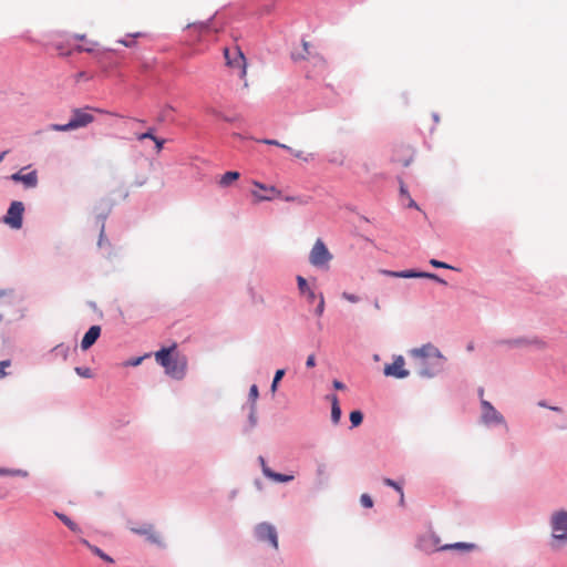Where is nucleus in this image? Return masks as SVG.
I'll use <instances>...</instances> for the list:
<instances>
[{"instance_id": "nucleus-40", "label": "nucleus", "mask_w": 567, "mask_h": 567, "mask_svg": "<svg viewBox=\"0 0 567 567\" xmlns=\"http://www.w3.org/2000/svg\"><path fill=\"white\" fill-rule=\"evenodd\" d=\"M94 45H95V43H92V45H91V47L78 45V47L75 48V51H78V52H89V53H91V52H93V51H94Z\"/></svg>"}, {"instance_id": "nucleus-19", "label": "nucleus", "mask_w": 567, "mask_h": 567, "mask_svg": "<svg viewBox=\"0 0 567 567\" xmlns=\"http://www.w3.org/2000/svg\"><path fill=\"white\" fill-rule=\"evenodd\" d=\"M330 401H331V420L334 424H337L341 417V409L339 405V400H338L337 395L333 394L330 396Z\"/></svg>"}, {"instance_id": "nucleus-36", "label": "nucleus", "mask_w": 567, "mask_h": 567, "mask_svg": "<svg viewBox=\"0 0 567 567\" xmlns=\"http://www.w3.org/2000/svg\"><path fill=\"white\" fill-rule=\"evenodd\" d=\"M259 392L258 386L256 384H252L249 389V399L255 402L258 399Z\"/></svg>"}, {"instance_id": "nucleus-47", "label": "nucleus", "mask_w": 567, "mask_h": 567, "mask_svg": "<svg viewBox=\"0 0 567 567\" xmlns=\"http://www.w3.org/2000/svg\"><path fill=\"white\" fill-rule=\"evenodd\" d=\"M408 206H409V207L419 208V207H417V205H416V203H415L412 198H410V197H409V204H408Z\"/></svg>"}, {"instance_id": "nucleus-49", "label": "nucleus", "mask_w": 567, "mask_h": 567, "mask_svg": "<svg viewBox=\"0 0 567 567\" xmlns=\"http://www.w3.org/2000/svg\"><path fill=\"white\" fill-rule=\"evenodd\" d=\"M400 505L403 506L404 505V493L402 492V494H400Z\"/></svg>"}, {"instance_id": "nucleus-21", "label": "nucleus", "mask_w": 567, "mask_h": 567, "mask_svg": "<svg viewBox=\"0 0 567 567\" xmlns=\"http://www.w3.org/2000/svg\"><path fill=\"white\" fill-rule=\"evenodd\" d=\"M84 545H86L90 550L96 555L97 557H100L101 559H103L104 561L109 563V564H113L114 560L111 556H109L107 554H105L102 549H100L99 547L94 546V545H91L87 540L83 539L82 540Z\"/></svg>"}, {"instance_id": "nucleus-44", "label": "nucleus", "mask_w": 567, "mask_h": 567, "mask_svg": "<svg viewBox=\"0 0 567 567\" xmlns=\"http://www.w3.org/2000/svg\"><path fill=\"white\" fill-rule=\"evenodd\" d=\"M333 388L337 389V390H344L346 385L341 381L334 380L333 381Z\"/></svg>"}, {"instance_id": "nucleus-9", "label": "nucleus", "mask_w": 567, "mask_h": 567, "mask_svg": "<svg viewBox=\"0 0 567 567\" xmlns=\"http://www.w3.org/2000/svg\"><path fill=\"white\" fill-rule=\"evenodd\" d=\"M23 212L24 206L21 202H12L4 216V223L13 229L21 228Z\"/></svg>"}, {"instance_id": "nucleus-35", "label": "nucleus", "mask_w": 567, "mask_h": 567, "mask_svg": "<svg viewBox=\"0 0 567 567\" xmlns=\"http://www.w3.org/2000/svg\"><path fill=\"white\" fill-rule=\"evenodd\" d=\"M153 131H154L153 128H150V130H148L147 132H145V133L137 134V135H136V138H137L138 141H143V140H145V138H151V140H153V141H154V138H155L156 136H154Z\"/></svg>"}, {"instance_id": "nucleus-7", "label": "nucleus", "mask_w": 567, "mask_h": 567, "mask_svg": "<svg viewBox=\"0 0 567 567\" xmlns=\"http://www.w3.org/2000/svg\"><path fill=\"white\" fill-rule=\"evenodd\" d=\"M380 272L384 276L393 277V278H427L435 280L442 285H446V281L442 278H440L437 275L432 272H424V271H415V270H403V271H392L382 269Z\"/></svg>"}, {"instance_id": "nucleus-31", "label": "nucleus", "mask_w": 567, "mask_h": 567, "mask_svg": "<svg viewBox=\"0 0 567 567\" xmlns=\"http://www.w3.org/2000/svg\"><path fill=\"white\" fill-rule=\"evenodd\" d=\"M318 299H319V302H318V306L316 308V315L317 316H322L323 311H324V298H323V295L320 293L318 296Z\"/></svg>"}, {"instance_id": "nucleus-52", "label": "nucleus", "mask_w": 567, "mask_h": 567, "mask_svg": "<svg viewBox=\"0 0 567 567\" xmlns=\"http://www.w3.org/2000/svg\"><path fill=\"white\" fill-rule=\"evenodd\" d=\"M401 194L402 195H408V192H406V189L403 186H401Z\"/></svg>"}, {"instance_id": "nucleus-45", "label": "nucleus", "mask_w": 567, "mask_h": 567, "mask_svg": "<svg viewBox=\"0 0 567 567\" xmlns=\"http://www.w3.org/2000/svg\"><path fill=\"white\" fill-rule=\"evenodd\" d=\"M258 460H259V463L261 465L262 473L265 474V468H269V467L267 466L266 461H265V458L262 456H259Z\"/></svg>"}, {"instance_id": "nucleus-14", "label": "nucleus", "mask_w": 567, "mask_h": 567, "mask_svg": "<svg viewBox=\"0 0 567 567\" xmlns=\"http://www.w3.org/2000/svg\"><path fill=\"white\" fill-rule=\"evenodd\" d=\"M13 182L22 183L27 188H34L38 185V174L32 171L28 174H22V171L11 175Z\"/></svg>"}, {"instance_id": "nucleus-41", "label": "nucleus", "mask_w": 567, "mask_h": 567, "mask_svg": "<svg viewBox=\"0 0 567 567\" xmlns=\"http://www.w3.org/2000/svg\"><path fill=\"white\" fill-rule=\"evenodd\" d=\"M144 360V357H138V358H134V359H131L127 364L128 365H132V367H136V365H140L142 363V361Z\"/></svg>"}, {"instance_id": "nucleus-30", "label": "nucleus", "mask_w": 567, "mask_h": 567, "mask_svg": "<svg viewBox=\"0 0 567 567\" xmlns=\"http://www.w3.org/2000/svg\"><path fill=\"white\" fill-rule=\"evenodd\" d=\"M360 503L363 507H367V508H371L373 506V499L368 494L361 495Z\"/></svg>"}, {"instance_id": "nucleus-24", "label": "nucleus", "mask_w": 567, "mask_h": 567, "mask_svg": "<svg viewBox=\"0 0 567 567\" xmlns=\"http://www.w3.org/2000/svg\"><path fill=\"white\" fill-rule=\"evenodd\" d=\"M474 545L468 543H455L450 545H444L441 547V550H447V549H473Z\"/></svg>"}, {"instance_id": "nucleus-23", "label": "nucleus", "mask_w": 567, "mask_h": 567, "mask_svg": "<svg viewBox=\"0 0 567 567\" xmlns=\"http://www.w3.org/2000/svg\"><path fill=\"white\" fill-rule=\"evenodd\" d=\"M55 515L72 532H80L79 526L70 517H68L66 515L61 514V513H55Z\"/></svg>"}, {"instance_id": "nucleus-51", "label": "nucleus", "mask_w": 567, "mask_h": 567, "mask_svg": "<svg viewBox=\"0 0 567 567\" xmlns=\"http://www.w3.org/2000/svg\"><path fill=\"white\" fill-rule=\"evenodd\" d=\"M308 47H309V43L305 41L303 42V49H305L306 52H308Z\"/></svg>"}, {"instance_id": "nucleus-27", "label": "nucleus", "mask_w": 567, "mask_h": 567, "mask_svg": "<svg viewBox=\"0 0 567 567\" xmlns=\"http://www.w3.org/2000/svg\"><path fill=\"white\" fill-rule=\"evenodd\" d=\"M363 415L360 411H352L350 413V422L352 426H359L362 423Z\"/></svg>"}, {"instance_id": "nucleus-25", "label": "nucleus", "mask_w": 567, "mask_h": 567, "mask_svg": "<svg viewBox=\"0 0 567 567\" xmlns=\"http://www.w3.org/2000/svg\"><path fill=\"white\" fill-rule=\"evenodd\" d=\"M282 199L286 202L297 203L301 206H305L310 202L309 196H284Z\"/></svg>"}, {"instance_id": "nucleus-15", "label": "nucleus", "mask_w": 567, "mask_h": 567, "mask_svg": "<svg viewBox=\"0 0 567 567\" xmlns=\"http://www.w3.org/2000/svg\"><path fill=\"white\" fill-rule=\"evenodd\" d=\"M100 334H101L100 326H92L84 334V337L81 341V348L83 350H87L89 348H91L96 342Z\"/></svg>"}, {"instance_id": "nucleus-4", "label": "nucleus", "mask_w": 567, "mask_h": 567, "mask_svg": "<svg viewBox=\"0 0 567 567\" xmlns=\"http://www.w3.org/2000/svg\"><path fill=\"white\" fill-rule=\"evenodd\" d=\"M331 259L332 255L328 250L327 246L321 239H318L309 255L310 264L315 267H323L327 266Z\"/></svg>"}, {"instance_id": "nucleus-20", "label": "nucleus", "mask_w": 567, "mask_h": 567, "mask_svg": "<svg viewBox=\"0 0 567 567\" xmlns=\"http://www.w3.org/2000/svg\"><path fill=\"white\" fill-rule=\"evenodd\" d=\"M240 177V174L235 171L226 172L219 179V185L221 187H228L233 182L237 181Z\"/></svg>"}, {"instance_id": "nucleus-46", "label": "nucleus", "mask_w": 567, "mask_h": 567, "mask_svg": "<svg viewBox=\"0 0 567 567\" xmlns=\"http://www.w3.org/2000/svg\"><path fill=\"white\" fill-rule=\"evenodd\" d=\"M118 42L125 47H132L134 44L131 40H118Z\"/></svg>"}, {"instance_id": "nucleus-10", "label": "nucleus", "mask_w": 567, "mask_h": 567, "mask_svg": "<svg viewBox=\"0 0 567 567\" xmlns=\"http://www.w3.org/2000/svg\"><path fill=\"white\" fill-rule=\"evenodd\" d=\"M225 58H226L227 64L229 66L237 68L239 70L240 78L246 76V69H247L246 58L239 48H236L233 51V56H231L230 51L228 49H225Z\"/></svg>"}, {"instance_id": "nucleus-13", "label": "nucleus", "mask_w": 567, "mask_h": 567, "mask_svg": "<svg viewBox=\"0 0 567 567\" xmlns=\"http://www.w3.org/2000/svg\"><path fill=\"white\" fill-rule=\"evenodd\" d=\"M482 420L484 423H503V416L495 410V408L485 400H482Z\"/></svg>"}, {"instance_id": "nucleus-32", "label": "nucleus", "mask_w": 567, "mask_h": 567, "mask_svg": "<svg viewBox=\"0 0 567 567\" xmlns=\"http://www.w3.org/2000/svg\"><path fill=\"white\" fill-rule=\"evenodd\" d=\"M383 483L392 488H394L399 494H402V487L396 483L394 482L393 480L391 478H384L383 480Z\"/></svg>"}, {"instance_id": "nucleus-43", "label": "nucleus", "mask_w": 567, "mask_h": 567, "mask_svg": "<svg viewBox=\"0 0 567 567\" xmlns=\"http://www.w3.org/2000/svg\"><path fill=\"white\" fill-rule=\"evenodd\" d=\"M154 142L156 145V151L161 152V150L163 148V145H164V140H159V138L155 137Z\"/></svg>"}, {"instance_id": "nucleus-29", "label": "nucleus", "mask_w": 567, "mask_h": 567, "mask_svg": "<svg viewBox=\"0 0 567 567\" xmlns=\"http://www.w3.org/2000/svg\"><path fill=\"white\" fill-rule=\"evenodd\" d=\"M75 372L82 378H92V371L90 368L76 367Z\"/></svg>"}, {"instance_id": "nucleus-3", "label": "nucleus", "mask_w": 567, "mask_h": 567, "mask_svg": "<svg viewBox=\"0 0 567 567\" xmlns=\"http://www.w3.org/2000/svg\"><path fill=\"white\" fill-rule=\"evenodd\" d=\"M94 121V116L85 109H74L72 116L66 124H51L49 130L58 132H66L85 127Z\"/></svg>"}, {"instance_id": "nucleus-38", "label": "nucleus", "mask_w": 567, "mask_h": 567, "mask_svg": "<svg viewBox=\"0 0 567 567\" xmlns=\"http://www.w3.org/2000/svg\"><path fill=\"white\" fill-rule=\"evenodd\" d=\"M342 298L348 300L349 302L355 303L359 301V297L349 292H343Z\"/></svg>"}, {"instance_id": "nucleus-39", "label": "nucleus", "mask_w": 567, "mask_h": 567, "mask_svg": "<svg viewBox=\"0 0 567 567\" xmlns=\"http://www.w3.org/2000/svg\"><path fill=\"white\" fill-rule=\"evenodd\" d=\"M289 151L293 154L295 157L301 158L306 162L309 161L310 155H305L302 151H292L291 148Z\"/></svg>"}, {"instance_id": "nucleus-2", "label": "nucleus", "mask_w": 567, "mask_h": 567, "mask_svg": "<svg viewBox=\"0 0 567 567\" xmlns=\"http://www.w3.org/2000/svg\"><path fill=\"white\" fill-rule=\"evenodd\" d=\"M175 348L176 346L174 344L171 348H163L155 352V360L158 364L165 368L166 374L176 380H181L186 373L187 359L179 354L172 355Z\"/></svg>"}, {"instance_id": "nucleus-42", "label": "nucleus", "mask_w": 567, "mask_h": 567, "mask_svg": "<svg viewBox=\"0 0 567 567\" xmlns=\"http://www.w3.org/2000/svg\"><path fill=\"white\" fill-rule=\"evenodd\" d=\"M306 365H307V368H313L316 365V357H315V354H310L307 358Z\"/></svg>"}, {"instance_id": "nucleus-34", "label": "nucleus", "mask_w": 567, "mask_h": 567, "mask_svg": "<svg viewBox=\"0 0 567 567\" xmlns=\"http://www.w3.org/2000/svg\"><path fill=\"white\" fill-rule=\"evenodd\" d=\"M11 365L10 360H3L0 362V379L4 378L8 373L6 372V368Z\"/></svg>"}, {"instance_id": "nucleus-1", "label": "nucleus", "mask_w": 567, "mask_h": 567, "mask_svg": "<svg viewBox=\"0 0 567 567\" xmlns=\"http://www.w3.org/2000/svg\"><path fill=\"white\" fill-rule=\"evenodd\" d=\"M409 354L415 360L417 373L422 378H434L444 369L446 358L432 343L411 349Z\"/></svg>"}, {"instance_id": "nucleus-22", "label": "nucleus", "mask_w": 567, "mask_h": 567, "mask_svg": "<svg viewBox=\"0 0 567 567\" xmlns=\"http://www.w3.org/2000/svg\"><path fill=\"white\" fill-rule=\"evenodd\" d=\"M0 476H21V477H27L28 476V472L27 471H23V470H19V468H6V467H0Z\"/></svg>"}, {"instance_id": "nucleus-26", "label": "nucleus", "mask_w": 567, "mask_h": 567, "mask_svg": "<svg viewBox=\"0 0 567 567\" xmlns=\"http://www.w3.org/2000/svg\"><path fill=\"white\" fill-rule=\"evenodd\" d=\"M284 375H285V370L284 369H279V370L276 371L274 380H272V383H271V386H270V390H271L272 393H275L277 391L278 383L284 378Z\"/></svg>"}, {"instance_id": "nucleus-33", "label": "nucleus", "mask_w": 567, "mask_h": 567, "mask_svg": "<svg viewBox=\"0 0 567 567\" xmlns=\"http://www.w3.org/2000/svg\"><path fill=\"white\" fill-rule=\"evenodd\" d=\"M261 143L264 144H267V145H275V146H278V147H281V148H285V150H290L289 146L285 145V144H281L279 143L278 141L276 140H269V138H265V140H261L260 141Z\"/></svg>"}, {"instance_id": "nucleus-28", "label": "nucleus", "mask_w": 567, "mask_h": 567, "mask_svg": "<svg viewBox=\"0 0 567 567\" xmlns=\"http://www.w3.org/2000/svg\"><path fill=\"white\" fill-rule=\"evenodd\" d=\"M55 51L58 52L59 55L61 56H66V55H70L71 54V51L70 50H65L64 45L60 42H55L53 44Z\"/></svg>"}, {"instance_id": "nucleus-37", "label": "nucleus", "mask_w": 567, "mask_h": 567, "mask_svg": "<svg viewBox=\"0 0 567 567\" xmlns=\"http://www.w3.org/2000/svg\"><path fill=\"white\" fill-rule=\"evenodd\" d=\"M430 264L435 267V268H446V269H451L452 267L443 261H440V260H436V259H431L430 260Z\"/></svg>"}, {"instance_id": "nucleus-18", "label": "nucleus", "mask_w": 567, "mask_h": 567, "mask_svg": "<svg viewBox=\"0 0 567 567\" xmlns=\"http://www.w3.org/2000/svg\"><path fill=\"white\" fill-rule=\"evenodd\" d=\"M265 476L275 481V482H279V483H287V482H290L295 478L293 475H286V474H280V473H276L274 472L270 468H265Z\"/></svg>"}, {"instance_id": "nucleus-50", "label": "nucleus", "mask_w": 567, "mask_h": 567, "mask_svg": "<svg viewBox=\"0 0 567 567\" xmlns=\"http://www.w3.org/2000/svg\"><path fill=\"white\" fill-rule=\"evenodd\" d=\"M8 151H3L1 154H0V163L2 162V159L4 158V156L7 155Z\"/></svg>"}, {"instance_id": "nucleus-17", "label": "nucleus", "mask_w": 567, "mask_h": 567, "mask_svg": "<svg viewBox=\"0 0 567 567\" xmlns=\"http://www.w3.org/2000/svg\"><path fill=\"white\" fill-rule=\"evenodd\" d=\"M131 530L135 534L145 536L152 543L158 542V535L155 533L154 527L151 524H144L138 527H132Z\"/></svg>"}, {"instance_id": "nucleus-5", "label": "nucleus", "mask_w": 567, "mask_h": 567, "mask_svg": "<svg viewBox=\"0 0 567 567\" xmlns=\"http://www.w3.org/2000/svg\"><path fill=\"white\" fill-rule=\"evenodd\" d=\"M255 535L259 542H268L274 549L279 548L276 527L269 523H260L255 527Z\"/></svg>"}, {"instance_id": "nucleus-53", "label": "nucleus", "mask_w": 567, "mask_h": 567, "mask_svg": "<svg viewBox=\"0 0 567 567\" xmlns=\"http://www.w3.org/2000/svg\"><path fill=\"white\" fill-rule=\"evenodd\" d=\"M483 393H484V390H483V389H481V390H480V395H481V396H483Z\"/></svg>"}, {"instance_id": "nucleus-11", "label": "nucleus", "mask_w": 567, "mask_h": 567, "mask_svg": "<svg viewBox=\"0 0 567 567\" xmlns=\"http://www.w3.org/2000/svg\"><path fill=\"white\" fill-rule=\"evenodd\" d=\"M405 361L402 355H398L394 358L393 362L391 364H386L384 367V375L386 377H393L396 379H404L409 377L410 372L404 368Z\"/></svg>"}, {"instance_id": "nucleus-16", "label": "nucleus", "mask_w": 567, "mask_h": 567, "mask_svg": "<svg viewBox=\"0 0 567 567\" xmlns=\"http://www.w3.org/2000/svg\"><path fill=\"white\" fill-rule=\"evenodd\" d=\"M297 284L300 293L307 298V301L309 303L315 302L318 296L315 290L309 287L307 280L302 276H297Z\"/></svg>"}, {"instance_id": "nucleus-12", "label": "nucleus", "mask_w": 567, "mask_h": 567, "mask_svg": "<svg viewBox=\"0 0 567 567\" xmlns=\"http://www.w3.org/2000/svg\"><path fill=\"white\" fill-rule=\"evenodd\" d=\"M413 159V150L405 144L396 145L393 148L392 161L403 166H409Z\"/></svg>"}, {"instance_id": "nucleus-6", "label": "nucleus", "mask_w": 567, "mask_h": 567, "mask_svg": "<svg viewBox=\"0 0 567 567\" xmlns=\"http://www.w3.org/2000/svg\"><path fill=\"white\" fill-rule=\"evenodd\" d=\"M553 537L557 540H567V512L559 511L551 515L550 519Z\"/></svg>"}, {"instance_id": "nucleus-8", "label": "nucleus", "mask_w": 567, "mask_h": 567, "mask_svg": "<svg viewBox=\"0 0 567 567\" xmlns=\"http://www.w3.org/2000/svg\"><path fill=\"white\" fill-rule=\"evenodd\" d=\"M254 186L259 188L260 190L264 192V194L257 192V190H251V195L252 197L255 198V202L256 203H259V202H270L275 198H279V197H282L281 195V190L278 189L277 187L275 186H268V185H265L262 183H259L257 181L252 182Z\"/></svg>"}, {"instance_id": "nucleus-48", "label": "nucleus", "mask_w": 567, "mask_h": 567, "mask_svg": "<svg viewBox=\"0 0 567 567\" xmlns=\"http://www.w3.org/2000/svg\"><path fill=\"white\" fill-rule=\"evenodd\" d=\"M74 38H75L76 40L82 41V40H84V39H85V35H84V34H75V35H74Z\"/></svg>"}]
</instances>
